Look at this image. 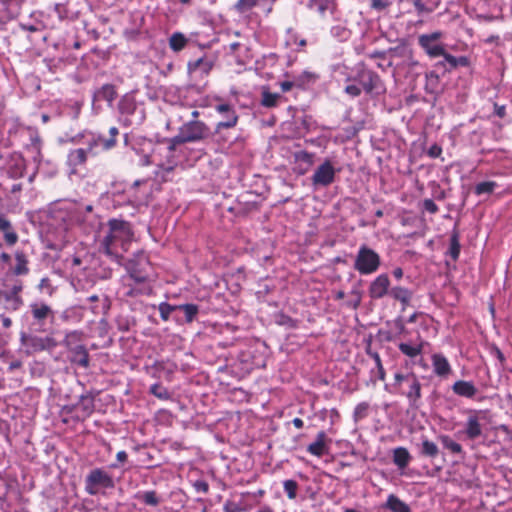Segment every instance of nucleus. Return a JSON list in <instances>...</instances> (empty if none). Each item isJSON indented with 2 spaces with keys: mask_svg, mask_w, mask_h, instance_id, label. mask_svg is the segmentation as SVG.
Returning a JSON list of instances; mask_svg holds the SVG:
<instances>
[{
  "mask_svg": "<svg viewBox=\"0 0 512 512\" xmlns=\"http://www.w3.org/2000/svg\"><path fill=\"white\" fill-rule=\"evenodd\" d=\"M190 136L186 138H174L170 143H158L151 152L142 157L143 165H154L155 178L161 181H167L169 174L174 171L181 161V155L178 151V144L190 141Z\"/></svg>",
  "mask_w": 512,
  "mask_h": 512,
  "instance_id": "nucleus-1",
  "label": "nucleus"
},
{
  "mask_svg": "<svg viewBox=\"0 0 512 512\" xmlns=\"http://www.w3.org/2000/svg\"><path fill=\"white\" fill-rule=\"evenodd\" d=\"M133 237L131 226L128 222L111 219L107 223V229L99 240V250L111 259L120 262L123 254L128 250Z\"/></svg>",
  "mask_w": 512,
  "mask_h": 512,
  "instance_id": "nucleus-2",
  "label": "nucleus"
},
{
  "mask_svg": "<svg viewBox=\"0 0 512 512\" xmlns=\"http://www.w3.org/2000/svg\"><path fill=\"white\" fill-rule=\"evenodd\" d=\"M362 90L371 97H379L386 93V85L381 77L373 70L368 69L364 63L357 64V73L354 77Z\"/></svg>",
  "mask_w": 512,
  "mask_h": 512,
  "instance_id": "nucleus-3",
  "label": "nucleus"
},
{
  "mask_svg": "<svg viewBox=\"0 0 512 512\" xmlns=\"http://www.w3.org/2000/svg\"><path fill=\"white\" fill-rule=\"evenodd\" d=\"M380 265V255L367 245H361L355 256L354 269L361 275H370L375 273Z\"/></svg>",
  "mask_w": 512,
  "mask_h": 512,
  "instance_id": "nucleus-4",
  "label": "nucleus"
},
{
  "mask_svg": "<svg viewBox=\"0 0 512 512\" xmlns=\"http://www.w3.org/2000/svg\"><path fill=\"white\" fill-rule=\"evenodd\" d=\"M215 52H206L194 60V89L200 90L206 87L207 76L217 61Z\"/></svg>",
  "mask_w": 512,
  "mask_h": 512,
  "instance_id": "nucleus-5",
  "label": "nucleus"
},
{
  "mask_svg": "<svg viewBox=\"0 0 512 512\" xmlns=\"http://www.w3.org/2000/svg\"><path fill=\"white\" fill-rule=\"evenodd\" d=\"M444 34L442 31H434L418 36V45L430 58H437L444 54V43L441 41Z\"/></svg>",
  "mask_w": 512,
  "mask_h": 512,
  "instance_id": "nucleus-6",
  "label": "nucleus"
},
{
  "mask_svg": "<svg viewBox=\"0 0 512 512\" xmlns=\"http://www.w3.org/2000/svg\"><path fill=\"white\" fill-rule=\"evenodd\" d=\"M485 412L469 410L462 433L468 440H476L484 435Z\"/></svg>",
  "mask_w": 512,
  "mask_h": 512,
  "instance_id": "nucleus-7",
  "label": "nucleus"
},
{
  "mask_svg": "<svg viewBox=\"0 0 512 512\" xmlns=\"http://www.w3.org/2000/svg\"><path fill=\"white\" fill-rule=\"evenodd\" d=\"M337 171L330 160H324L311 177L312 185L316 188L331 185L335 181Z\"/></svg>",
  "mask_w": 512,
  "mask_h": 512,
  "instance_id": "nucleus-8",
  "label": "nucleus"
},
{
  "mask_svg": "<svg viewBox=\"0 0 512 512\" xmlns=\"http://www.w3.org/2000/svg\"><path fill=\"white\" fill-rule=\"evenodd\" d=\"M97 141L88 142L86 148H77L69 152L67 157V164L71 168V171L75 173L78 167L83 166L89 156L96 155Z\"/></svg>",
  "mask_w": 512,
  "mask_h": 512,
  "instance_id": "nucleus-9",
  "label": "nucleus"
},
{
  "mask_svg": "<svg viewBox=\"0 0 512 512\" xmlns=\"http://www.w3.org/2000/svg\"><path fill=\"white\" fill-rule=\"evenodd\" d=\"M114 483L111 476L101 469L92 470L86 478V491L95 495L99 487L111 488Z\"/></svg>",
  "mask_w": 512,
  "mask_h": 512,
  "instance_id": "nucleus-10",
  "label": "nucleus"
},
{
  "mask_svg": "<svg viewBox=\"0 0 512 512\" xmlns=\"http://www.w3.org/2000/svg\"><path fill=\"white\" fill-rule=\"evenodd\" d=\"M20 341L27 354L43 351L55 346V343L51 338L31 336L26 333L21 334Z\"/></svg>",
  "mask_w": 512,
  "mask_h": 512,
  "instance_id": "nucleus-11",
  "label": "nucleus"
},
{
  "mask_svg": "<svg viewBox=\"0 0 512 512\" xmlns=\"http://www.w3.org/2000/svg\"><path fill=\"white\" fill-rule=\"evenodd\" d=\"M23 283L20 280H17L9 290H7V293L4 297V309L9 312H15L19 310L23 304V298L21 296V293L23 291Z\"/></svg>",
  "mask_w": 512,
  "mask_h": 512,
  "instance_id": "nucleus-12",
  "label": "nucleus"
},
{
  "mask_svg": "<svg viewBox=\"0 0 512 512\" xmlns=\"http://www.w3.org/2000/svg\"><path fill=\"white\" fill-rule=\"evenodd\" d=\"M390 280L387 274H379L369 285L368 293L371 299H381L390 295Z\"/></svg>",
  "mask_w": 512,
  "mask_h": 512,
  "instance_id": "nucleus-13",
  "label": "nucleus"
},
{
  "mask_svg": "<svg viewBox=\"0 0 512 512\" xmlns=\"http://www.w3.org/2000/svg\"><path fill=\"white\" fill-rule=\"evenodd\" d=\"M29 307L34 323L38 325H44L47 320L54 318L53 309L44 302H33Z\"/></svg>",
  "mask_w": 512,
  "mask_h": 512,
  "instance_id": "nucleus-14",
  "label": "nucleus"
},
{
  "mask_svg": "<svg viewBox=\"0 0 512 512\" xmlns=\"http://www.w3.org/2000/svg\"><path fill=\"white\" fill-rule=\"evenodd\" d=\"M215 107V110L223 115V117H225V120L223 121H220L218 124H217V128L218 129H222V128H232L234 126H236L237 122H238V116L233 108L232 105L228 104V103H218V104H215L214 105Z\"/></svg>",
  "mask_w": 512,
  "mask_h": 512,
  "instance_id": "nucleus-15",
  "label": "nucleus"
},
{
  "mask_svg": "<svg viewBox=\"0 0 512 512\" xmlns=\"http://www.w3.org/2000/svg\"><path fill=\"white\" fill-rule=\"evenodd\" d=\"M331 440L324 431L317 433L315 440L307 446V452L316 457H322L329 452Z\"/></svg>",
  "mask_w": 512,
  "mask_h": 512,
  "instance_id": "nucleus-16",
  "label": "nucleus"
},
{
  "mask_svg": "<svg viewBox=\"0 0 512 512\" xmlns=\"http://www.w3.org/2000/svg\"><path fill=\"white\" fill-rule=\"evenodd\" d=\"M427 343L418 336L414 342H400L398 344V349L402 354L409 357L410 359H416L418 356H421L424 346Z\"/></svg>",
  "mask_w": 512,
  "mask_h": 512,
  "instance_id": "nucleus-17",
  "label": "nucleus"
},
{
  "mask_svg": "<svg viewBox=\"0 0 512 512\" xmlns=\"http://www.w3.org/2000/svg\"><path fill=\"white\" fill-rule=\"evenodd\" d=\"M407 390L400 391L404 394L409 400L411 405H415L421 398V383L413 372H410V376L408 378V382L406 383Z\"/></svg>",
  "mask_w": 512,
  "mask_h": 512,
  "instance_id": "nucleus-18",
  "label": "nucleus"
},
{
  "mask_svg": "<svg viewBox=\"0 0 512 512\" xmlns=\"http://www.w3.org/2000/svg\"><path fill=\"white\" fill-rule=\"evenodd\" d=\"M452 391L461 397L474 398L478 390L471 381L458 380L452 385Z\"/></svg>",
  "mask_w": 512,
  "mask_h": 512,
  "instance_id": "nucleus-19",
  "label": "nucleus"
},
{
  "mask_svg": "<svg viewBox=\"0 0 512 512\" xmlns=\"http://www.w3.org/2000/svg\"><path fill=\"white\" fill-rule=\"evenodd\" d=\"M284 44L287 48L301 51L307 44L306 39L302 38L297 31L288 28L284 36Z\"/></svg>",
  "mask_w": 512,
  "mask_h": 512,
  "instance_id": "nucleus-20",
  "label": "nucleus"
},
{
  "mask_svg": "<svg viewBox=\"0 0 512 512\" xmlns=\"http://www.w3.org/2000/svg\"><path fill=\"white\" fill-rule=\"evenodd\" d=\"M433 371L437 376L446 377L451 373V366L442 354H433L431 357Z\"/></svg>",
  "mask_w": 512,
  "mask_h": 512,
  "instance_id": "nucleus-21",
  "label": "nucleus"
},
{
  "mask_svg": "<svg viewBox=\"0 0 512 512\" xmlns=\"http://www.w3.org/2000/svg\"><path fill=\"white\" fill-rule=\"evenodd\" d=\"M117 97V91L115 86L112 84H105L98 90L94 92L93 100L96 101H106L109 105H112L113 101Z\"/></svg>",
  "mask_w": 512,
  "mask_h": 512,
  "instance_id": "nucleus-22",
  "label": "nucleus"
},
{
  "mask_svg": "<svg viewBox=\"0 0 512 512\" xmlns=\"http://www.w3.org/2000/svg\"><path fill=\"white\" fill-rule=\"evenodd\" d=\"M0 232L3 233L5 242L9 246H13L18 241V235L13 230L11 222L0 213Z\"/></svg>",
  "mask_w": 512,
  "mask_h": 512,
  "instance_id": "nucleus-23",
  "label": "nucleus"
},
{
  "mask_svg": "<svg viewBox=\"0 0 512 512\" xmlns=\"http://www.w3.org/2000/svg\"><path fill=\"white\" fill-rule=\"evenodd\" d=\"M16 264L12 269V273L16 276L27 275L30 271L29 260L23 251L17 250L14 254Z\"/></svg>",
  "mask_w": 512,
  "mask_h": 512,
  "instance_id": "nucleus-24",
  "label": "nucleus"
},
{
  "mask_svg": "<svg viewBox=\"0 0 512 512\" xmlns=\"http://www.w3.org/2000/svg\"><path fill=\"white\" fill-rule=\"evenodd\" d=\"M71 352V361L83 368H88L89 366V354L84 345L75 346Z\"/></svg>",
  "mask_w": 512,
  "mask_h": 512,
  "instance_id": "nucleus-25",
  "label": "nucleus"
},
{
  "mask_svg": "<svg viewBox=\"0 0 512 512\" xmlns=\"http://www.w3.org/2000/svg\"><path fill=\"white\" fill-rule=\"evenodd\" d=\"M94 398L91 395H82L76 404V409L81 412L80 417L85 419L94 411Z\"/></svg>",
  "mask_w": 512,
  "mask_h": 512,
  "instance_id": "nucleus-26",
  "label": "nucleus"
},
{
  "mask_svg": "<svg viewBox=\"0 0 512 512\" xmlns=\"http://www.w3.org/2000/svg\"><path fill=\"white\" fill-rule=\"evenodd\" d=\"M384 507L391 512H411L410 507L394 494L387 497Z\"/></svg>",
  "mask_w": 512,
  "mask_h": 512,
  "instance_id": "nucleus-27",
  "label": "nucleus"
},
{
  "mask_svg": "<svg viewBox=\"0 0 512 512\" xmlns=\"http://www.w3.org/2000/svg\"><path fill=\"white\" fill-rule=\"evenodd\" d=\"M412 295V291L402 286H395L390 289V296L401 302L404 307L410 303Z\"/></svg>",
  "mask_w": 512,
  "mask_h": 512,
  "instance_id": "nucleus-28",
  "label": "nucleus"
},
{
  "mask_svg": "<svg viewBox=\"0 0 512 512\" xmlns=\"http://www.w3.org/2000/svg\"><path fill=\"white\" fill-rule=\"evenodd\" d=\"M410 460H411V456L406 448L398 447V448L394 449L393 462L398 468L404 469L405 467H407Z\"/></svg>",
  "mask_w": 512,
  "mask_h": 512,
  "instance_id": "nucleus-29",
  "label": "nucleus"
},
{
  "mask_svg": "<svg viewBox=\"0 0 512 512\" xmlns=\"http://www.w3.org/2000/svg\"><path fill=\"white\" fill-rule=\"evenodd\" d=\"M439 0H413L414 7L418 14H429L433 12L438 6Z\"/></svg>",
  "mask_w": 512,
  "mask_h": 512,
  "instance_id": "nucleus-30",
  "label": "nucleus"
},
{
  "mask_svg": "<svg viewBox=\"0 0 512 512\" xmlns=\"http://www.w3.org/2000/svg\"><path fill=\"white\" fill-rule=\"evenodd\" d=\"M261 96V105L266 108L276 107L282 98L279 93H272L267 88H263Z\"/></svg>",
  "mask_w": 512,
  "mask_h": 512,
  "instance_id": "nucleus-31",
  "label": "nucleus"
},
{
  "mask_svg": "<svg viewBox=\"0 0 512 512\" xmlns=\"http://www.w3.org/2000/svg\"><path fill=\"white\" fill-rule=\"evenodd\" d=\"M330 33L333 38L340 42L347 41L351 36L350 30L343 24L332 26Z\"/></svg>",
  "mask_w": 512,
  "mask_h": 512,
  "instance_id": "nucleus-32",
  "label": "nucleus"
},
{
  "mask_svg": "<svg viewBox=\"0 0 512 512\" xmlns=\"http://www.w3.org/2000/svg\"><path fill=\"white\" fill-rule=\"evenodd\" d=\"M118 108L121 114L132 115L136 109V103L131 96L125 95L119 101Z\"/></svg>",
  "mask_w": 512,
  "mask_h": 512,
  "instance_id": "nucleus-33",
  "label": "nucleus"
},
{
  "mask_svg": "<svg viewBox=\"0 0 512 512\" xmlns=\"http://www.w3.org/2000/svg\"><path fill=\"white\" fill-rule=\"evenodd\" d=\"M439 440L443 447L450 452L454 454L462 453V446L458 442L454 441L449 435H440Z\"/></svg>",
  "mask_w": 512,
  "mask_h": 512,
  "instance_id": "nucleus-34",
  "label": "nucleus"
},
{
  "mask_svg": "<svg viewBox=\"0 0 512 512\" xmlns=\"http://www.w3.org/2000/svg\"><path fill=\"white\" fill-rule=\"evenodd\" d=\"M110 306V299L106 295L102 294L100 302H98V304L96 305L91 306V310L96 315L105 316L108 313Z\"/></svg>",
  "mask_w": 512,
  "mask_h": 512,
  "instance_id": "nucleus-35",
  "label": "nucleus"
},
{
  "mask_svg": "<svg viewBox=\"0 0 512 512\" xmlns=\"http://www.w3.org/2000/svg\"><path fill=\"white\" fill-rule=\"evenodd\" d=\"M82 335L83 333L79 331H72L67 333L64 339V345L69 350H72V348H74L75 346H80Z\"/></svg>",
  "mask_w": 512,
  "mask_h": 512,
  "instance_id": "nucleus-36",
  "label": "nucleus"
},
{
  "mask_svg": "<svg viewBox=\"0 0 512 512\" xmlns=\"http://www.w3.org/2000/svg\"><path fill=\"white\" fill-rule=\"evenodd\" d=\"M210 129L202 122L194 120V141L209 137Z\"/></svg>",
  "mask_w": 512,
  "mask_h": 512,
  "instance_id": "nucleus-37",
  "label": "nucleus"
},
{
  "mask_svg": "<svg viewBox=\"0 0 512 512\" xmlns=\"http://www.w3.org/2000/svg\"><path fill=\"white\" fill-rule=\"evenodd\" d=\"M187 43V39L181 33H174L169 40V44L172 50L178 52L182 50Z\"/></svg>",
  "mask_w": 512,
  "mask_h": 512,
  "instance_id": "nucleus-38",
  "label": "nucleus"
},
{
  "mask_svg": "<svg viewBox=\"0 0 512 512\" xmlns=\"http://www.w3.org/2000/svg\"><path fill=\"white\" fill-rule=\"evenodd\" d=\"M421 453L425 456L434 458L438 454V447L434 442L424 439L422 441Z\"/></svg>",
  "mask_w": 512,
  "mask_h": 512,
  "instance_id": "nucleus-39",
  "label": "nucleus"
},
{
  "mask_svg": "<svg viewBox=\"0 0 512 512\" xmlns=\"http://www.w3.org/2000/svg\"><path fill=\"white\" fill-rule=\"evenodd\" d=\"M497 187V183L494 181H484L480 182L475 186V194L476 195H482V194H490L494 191V189Z\"/></svg>",
  "mask_w": 512,
  "mask_h": 512,
  "instance_id": "nucleus-40",
  "label": "nucleus"
},
{
  "mask_svg": "<svg viewBox=\"0 0 512 512\" xmlns=\"http://www.w3.org/2000/svg\"><path fill=\"white\" fill-rule=\"evenodd\" d=\"M138 498L149 506H157L160 503V498L155 491H145Z\"/></svg>",
  "mask_w": 512,
  "mask_h": 512,
  "instance_id": "nucleus-41",
  "label": "nucleus"
},
{
  "mask_svg": "<svg viewBox=\"0 0 512 512\" xmlns=\"http://www.w3.org/2000/svg\"><path fill=\"white\" fill-rule=\"evenodd\" d=\"M440 57L443 58L442 61H439L437 63V66H442L445 68V70L447 71H451L453 69H455V59L456 57L453 56L452 54L448 53L445 49H444V54L443 55H440Z\"/></svg>",
  "mask_w": 512,
  "mask_h": 512,
  "instance_id": "nucleus-42",
  "label": "nucleus"
},
{
  "mask_svg": "<svg viewBox=\"0 0 512 512\" xmlns=\"http://www.w3.org/2000/svg\"><path fill=\"white\" fill-rule=\"evenodd\" d=\"M448 254L454 261H456L459 257L460 243H459L457 234H453L450 238V247H449Z\"/></svg>",
  "mask_w": 512,
  "mask_h": 512,
  "instance_id": "nucleus-43",
  "label": "nucleus"
},
{
  "mask_svg": "<svg viewBox=\"0 0 512 512\" xmlns=\"http://www.w3.org/2000/svg\"><path fill=\"white\" fill-rule=\"evenodd\" d=\"M283 488L287 497L291 500L296 498L298 483L295 480L289 479L283 482Z\"/></svg>",
  "mask_w": 512,
  "mask_h": 512,
  "instance_id": "nucleus-44",
  "label": "nucleus"
},
{
  "mask_svg": "<svg viewBox=\"0 0 512 512\" xmlns=\"http://www.w3.org/2000/svg\"><path fill=\"white\" fill-rule=\"evenodd\" d=\"M330 6V0H310L309 7L323 15Z\"/></svg>",
  "mask_w": 512,
  "mask_h": 512,
  "instance_id": "nucleus-45",
  "label": "nucleus"
},
{
  "mask_svg": "<svg viewBox=\"0 0 512 512\" xmlns=\"http://www.w3.org/2000/svg\"><path fill=\"white\" fill-rule=\"evenodd\" d=\"M224 512H241L244 510L243 503L241 501H235L228 499L223 505Z\"/></svg>",
  "mask_w": 512,
  "mask_h": 512,
  "instance_id": "nucleus-46",
  "label": "nucleus"
},
{
  "mask_svg": "<svg viewBox=\"0 0 512 512\" xmlns=\"http://www.w3.org/2000/svg\"><path fill=\"white\" fill-rule=\"evenodd\" d=\"M110 137L107 140H103V149L109 150L116 145V137L119 134V130L117 127H111L109 129Z\"/></svg>",
  "mask_w": 512,
  "mask_h": 512,
  "instance_id": "nucleus-47",
  "label": "nucleus"
},
{
  "mask_svg": "<svg viewBox=\"0 0 512 512\" xmlns=\"http://www.w3.org/2000/svg\"><path fill=\"white\" fill-rule=\"evenodd\" d=\"M257 4V0H238L235 8L240 13H245L251 10Z\"/></svg>",
  "mask_w": 512,
  "mask_h": 512,
  "instance_id": "nucleus-48",
  "label": "nucleus"
},
{
  "mask_svg": "<svg viewBox=\"0 0 512 512\" xmlns=\"http://www.w3.org/2000/svg\"><path fill=\"white\" fill-rule=\"evenodd\" d=\"M369 405L366 402L359 403L354 409V419L359 421L367 416Z\"/></svg>",
  "mask_w": 512,
  "mask_h": 512,
  "instance_id": "nucleus-49",
  "label": "nucleus"
},
{
  "mask_svg": "<svg viewBox=\"0 0 512 512\" xmlns=\"http://www.w3.org/2000/svg\"><path fill=\"white\" fill-rule=\"evenodd\" d=\"M410 376V372L403 374L400 372H396L394 374V387L397 388L399 391H402L403 384H406L408 382V378Z\"/></svg>",
  "mask_w": 512,
  "mask_h": 512,
  "instance_id": "nucleus-50",
  "label": "nucleus"
},
{
  "mask_svg": "<svg viewBox=\"0 0 512 512\" xmlns=\"http://www.w3.org/2000/svg\"><path fill=\"white\" fill-rule=\"evenodd\" d=\"M362 91L363 90H362L360 84L357 85V84L351 83V84L346 85L344 88V92L352 98L359 97L361 95Z\"/></svg>",
  "mask_w": 512,
  "mask_h": 512,
  "instance_id": "nucleus-51",
  "label": "nucleus"
},
{
  "mask_svg": "<svg viewBox=\"0 0 512 512\" xmlns=\"http://www.w3.org/2000/svg\"><path fill=\"white\" fill-rule=\"evenodd\" d=\"M38 289L40 291H45L49 296H51L55 291V288L52 286L50 279L47 277H44L40 280Z\"/></svg>",
  "mask_w": 512,
  "mask_h": 512,
  "instance_id": "nucleus-52",
  "label": "nucleus"
},
{
  "mask_svg": "<svg viewBox=\"0 0 512 512\" xmlns=\"http://www.w3.org/2000/svg\"><path fill=\"white\" fill-rule=\"evenodd\" d=\"M295 159L297 161L306 163L308 166H311L313 163V154L307 151H300L295 154Z\"/></svg>",
  "mask_w": 512,
  "mask_h": 512,
  "instance_id": "nucleus-53",
  "label": "nucleus"
},
{
  "mask_svg": "<svg viewBox=\"0 0 512 512\" xmlns=\"http://www.w3.org/2000/svg\"><path fill=\"white\" fill-rule=\"evenodd\" d=\"M150 390L159 399H167L169 397L168 391L160 385L155 384Z\"/></svg>",
  "mask_w": 512,
  "mask_h": 512,
  "instance_id": "nucleus-54",
  "label": "nucleus"
},
{
  "mask_svg": "<svg viewBox=\"0 0 512 512\" xmlns=\"http://www.w3.org/2000/svg\"><path fill=\"white\" fill-rule=\"evenodd\" d=\"M423 207L427 212H429L431 214H435L439 210L438 206L435 204V202L432 199H425L423 201Z\"/></svg>",
  "mask_w": 512,
  "mask_h": 512,
  "instance_id": "nucleus-55",
  "label": "nucleus"
},
{
  "mask_svg": "<svg viewBox=\"0 0 512 512\" xmlns=\"http://www.w3.org/2000/svg\"><path fill=\"white\" fill-rule=\"evenodd\" d=\"M350 294L355 298L356 297V302H348V306L353 308V309H356L359 307L360 303H361V300H362V294L359 290L357 289H353L351 290Z\"/></svg>",
  "mask_w": 512,
  "mask_h": 512,
  "instance_id": "nucleus-56",
  "label": "nucleus"
},
{
  "mask_svg": "<svg viewBox=\"0 0 512 512\" xmlns=\"http://www.w3.org/2000/svg\"><path fill=\"white\" fill-rule=\"evenodd\" d=\"M387 51H380L376 50L371 53L367 54V57L370 59H379V60H386Z\"/></svg>",
  "mask_w": 512,
  "mask_h": 512,
  "instance_id": "nucleus-57",
  "label": "nucleus"
},
{
  "mask_svg": "<svg viewBox=\"0 0 512 512\" xmlns=\"http://www.w3.org/2000/svg\"><path fill=\"white\" fill-rule=\"evenodd\" d=\"M208 488L209 486L205 481L194 482V489L199 493H206Z\"/></svg>",
  "mask_w": 512,
  "mask_h": 512,
  "instance_id": "nucleus-58",
  "label": "nucleus"
},
{
  "mask_svg": "<svg viewBox=\"0 0 512 512\" xmlns=\"http://www.w3.org/2000/svg\"><path fill=\"white\" fill-rule=\"evenodd\" d=\"M441 153H442V148L438 145L431 146L428 151L429 156H431L433 158L439 157Z\"/></svg>",
  "mask_w": 512,
  "mask_h": 512,
  "instance_id": "nucleus-59",
  "label": "nucleus"
},
{
  "mask_svg": "<svg viewBox=\"0 0 512 512\" xmlns=\"http://www.w3.org/2000/svg\"><path fill=\"white\" fill-rule=\"evenodd\" d=\"M469 59L466 57V56H460V57H456L455 59V68L459 67V66H462V67H466L469 65Z\"/></svg>",
  "mask_w": 512,
  "mask_h": 512,
  "instance_id": "nucleus-60",
  "label": "nucleus"
},
{
  "mask_svg": "<svg viewBox=\"0 0 512 512\" xmlns=\"http://www.w3.org/2000/svg\"><path fill=\"white\" fill-rule=\"evenodd\" d=\"M159 309H160V313H161L162 318L166 320L168 318V315H169L170 311H171V307L168 304H166V303H162L160 305Z\"/></svg>",
  "mask_w": 512,
  "mask_h": 512,
  "instance_id": "nucleus-61",
  "label": "nucleus"
},
{
  "mask_svg": "<svg viewBox=\"0 0 512 512\" xmlns=\"http://www.w3.org/2000/svg\"><path fill=\"white\" fill-rule=\"evenodd\" d=\"M294 83L291 81H283L280 83V88L283 92H288L292 89Z\"/></svg>",
  "mask_w": 512,
  "mask_h": 512,
  "instance_id": "nucleus-62",
  "label": "nucleus"
},
{
  "mask_svg": "<svg viewBox=\"0 0 512 512\" xmlns=\"http://www.w3.org/2000/svg\"><path fill=\"white\" fill-rule=\"evenodd\" d=\"M495 114L498 117L503 118L506 114L505 106H499V105L495 104Z\"/></svg>",
  "mask_w": 512,
  "mask_h": 512,
  "instance_id": "nucleus-63",
  "label": "nucleus"
},
{
  "mask_svg": "<svg viewBox=\"0 0 512 512\" xmlns=\"http://www.w3.org/2000/svg\"><path fill=\"white\" fill-rule=\"evenodd\" d=\"M116 458L120 463H124L126 462L128 455L125 451H119L116 455Z\"/></svg>",
  "mask_w": 512,
  "mask_h": 512,
  "instance_id": "nucleus-64",
  "label": "nucleus"
}]
</instances>
